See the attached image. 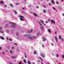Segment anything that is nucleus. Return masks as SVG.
Here are the masks:
<instances>
[{"label":"nucleus","instance_id":"31","mask_svg":"<svg viewBox=\"0 0 64 64\" xmlns=\"http://www.w3.org/2000/svg\"><path fill=\"white\" fill-rule=\"evenodd\" d=\"M52 8L53 9H54V10H56V9H55V8L54 7H52Z\"/></svg>","mask_w":64,"mask_h":64},{"label":"nucleus","instance_id":"40","mask_svg":"<svg viewBox=\"0 0 64 64\" xmlns=\"http://www.w3.org/2000/svg\"><path fill=\"white\" fill-rule=\"evenodd\" d=\"M45 22L46 23H48V21H45Z\"/></svg>","mask_w":64,"mask_h":64},{"label":"nucleus","instance_id":"63","mask_svg":"<svg viewBox=\"0 0 64 64\" xmlns=\"http://www.w3.org/2000/svg\"><path fill=\"white\" fill-rule=\"evenodd\" d=\"M58 55H57V57H58Z\"/></svg>","mask_w":64,"mask_h":64},{"label":"nucleus","instance_id":"30","mask_svg":"<svg viewBox=\"0 0 64 64\" xmlns=\"http://www.w3.org/2000/svg\"><path fill=\"white\" fill-rule=\"evenodd\" d=\"M59 39H61V36H59Z\"/></svg>","mask_w":64,"mask_h":64},{"label":"nucleus","instance_id":"41","mask_svg":"<svg viewBox=\"0 0 64 64\" xmlns=\"http://www.w3.org/2000/svg\"><path fill=\"white\" fill-rule=\"evenodd\" d=\"M12 49H14V47H12Z\"/></svg>","mask_w":64,"mask_h":64},{"label":"nucleus","instance_id":"10","mask_svg":"<svg viewBox=\"0 0 64 64\" xmlns=\"http://www.w3.org/2000/svg\"><path fill=\"white\" fill-rule=\"evenodd\" d=\"M55 39L56 42H57V41H58V40H57V37H55Z\"/></svg>","mask_w":64,"mask_h":64},{"label":"nucleus","instance_id":"24","mask_svg":"<svg viewBox=\"0 0 64 64\" xmlns=\"http://www.w3.org/2000/svg\"><path fill=\"white\" fill-rule=\"evenodd\" d=\"M14 12L15 14H17V12L15 10L14 11Z\"/></svg>","mask_w":64,"mask_h":64},{"label":"nucleus","instance_id":"17","mask_svg":"<svg viewBox=\"0 0 64 64\" xmlns=\"http://www.w3.org/2000/svg\"><path fill=\"white\" fill-rule=\"evenodd\" d=\"M39 34H40V32H38L37 34V36H38V35H39Z\"/></svg>","mask_w":64,"mask_h":64},{"label":"nucleus","instance_id":"22","mask_svg":"<svg viewBox=\"0 0 64 64\" xmlns=\"http://www.w3.org/2000/svg\"><path fill=\"white\" fill-rule=\"evenodd\" d=\"M12 58H16V57L14 56H12Z\"/></svg>","mask_w":64,"mask_h":64},{"label":"nucleus","instance_id":"11","mask_svg":"<svg viewBox=\"0 0 64 64\" xmlns=\"http://www.w3.org/2000/svg\"><path fill=\"white\" fill-rule=\"evenodd\" d=\"M51 1L52 4H54V0H51Z\"/></svg>","mask_w":64,"mask_h":64},{"label":"nucleus","instance_id":"64","mask_svg":"<svg viewBox=\"0 0 64 64\" xmlns=\"http://www.w3.org/2000/svg\"><path fill=\"white\" fill-rule=\"evenodd\" d=\"M62 2H63V0H62Z\"/></svg>","mask_w":64,"mask_h":64},{"label":"nucleus","instance_id":"4","mask_svg":"<svg viewBox=\"0 0 64 64\" xmlns=\"http://www.w3.org/2000/svg\"><path fill=\"white\" fill-rule=\"evenodd\" d=\"M40 28L42 30H44V27L43 26H41L40 27Z\"/></svg>","mask_w":64,"mask_h":64},{"label":"nucleus","instance_id":"53","mask_svg":"<svg viewBox=\"0 0 64 64\" xmlns=\"http://www.w3.org/2000/svg\"><path fill=\"white\" fill-rule=\"evenodd\" d=\"M7 39L8 40H9V39H8V37L7 38Z\"/></svg>","mask_w":64,"mask_h":64},{"label":"nucleus","instance_id":"35","mask_svg":"<svg viewBox=\"0 0 64 64\" xmlns=\"http://www.w3.org/2000/svg\"><path fill=\"white\" fill-rule=\"evenodd\" d=\"M8 26V24H6L5 25V27H7Z\"/></svg>","mask_w":64,"mask_h":64},{"label":"nucleus","instance_id":"13","mask_svg":"<svg viewBox=\"0 0 64 64\" xmlns=\"http://www.w3.org/2000/svg\"><path fill=\"white\" fill-rule=\"evenodd\" d=\"M32 29H31L30 30V31H28V33H31V32H32Z\"/></svg>","mask_w":64,"mask_h":64},{"label":"nucleus","instance_id":"28","mask_svg":"<svg viewBox=\"0 0 64 64\" xmlns=\"http://www.w3.org/2000/svg\"><path fill=\"white\" fill-rule=\"evenodd\" d=\"M43 12L44 13H46V10H43Z\"/></svg>","mask_w":64,"mask_h":64},{"label":"nucleus","instance_id":"20","mask_svg":"<svg viewBox=\"0 0 64 64\" xmlns=\"http://www.w3.org/2000/svg\"><path fill=\"white\" fill-rule=\"evenodd\" d=\"M34 16H38V15L35 13H34Z\"/></svg>","mask_w":64,"mask_h":64},{"label":"nucleus","instance_id":"29","mask_svg":"<svg viewBox=\"0 0 64 64\" xmlns=\"http://www.w3.org/2000/svg\"><path fill=\"white\" fill-rule=\"evenodd\" d=\"M31 6H32V5L31 4H30L28 6L29 7H31Z\"/></svg>","mask_w":64,"mask_h":64},{"label":"nucleus","instance_id":"45","mask_svg":"<svg viewBox=\"0 0 64 64\" xmlns=\"http://www.w3.org/2000/svg\"><path fill=\"white\" fill-rule=\"evenodd\" d=\"M2 29V28L1 27H0V30H1Z\"/></svg>","mask_w":64,"mask_h":64},{"label":"nucleus","instance_id":"27","mask_svg":"<svg viewBox=\"0 0 64 64\" xmlns=\"http://www.w3.org/2000/svg\"><path fill=\"white\" fill-rule=\"evenodd\" d=\"M16 5H19V3L18 2H16Z\"/></svg>","mask_w":64,"mask_h":64},{"label":"nucleus","instance_id":"33","mask_svg":"<svg viewBox=\"0 0 64 64\" xmlns=\"http://www.w3.org/2000/svg\"><path fill=\"white\" fill-rule=\"evenodd\" d=\"M10 52L12 54L13 53L12 52V51H11V50H10Z\"/></svg>","mask_w":64,"mask_h":64},{"label":"nucleus","instance_id":"38","mask_svg":"<svg viewBox=\"0 0 64 64\" xmlns=\"http://www.w3.org/2000/svg\"><path fill=\"white\" fill-rule=\"evenodd\" d=\"M39 24H40V26H41V25H42V24H41V23H40V22H39Z\"/></svg>","mask_w":64,"mask_h":64},{"label":"nucleus","instance_id":"60","mask_svg":"<svg viewBox=\"0 0 64 64\" xmlns=\"http://www.w3.org/2000/svg\"><path fill=\"white\" fill-rule=\"evenodd\" d=\"M38 61L39 62H40V61L39 60H38Z\"/></svg>","mask_w":64,"mask_h":64},{"label":"nucleus","instance_id":"23","mask_svg":"<svg viewBox=\"0 0 64 64\" xmlns=\"http://www.w3.org/2000/svg\"><path fill=\"white\" fill-rule=\"evenodd\" d=\"M0 4H3L4 2L3 1H1L0 2Z\"/></svg>","mask_w":64,"mask_h":64},{"label":"nucleus","instance_id":"5","mask_svg":"<svg viewBox=\"0 0 64 64\" xmlns=\"http://www.w3.org/2000/svg\"><path fill=\"white\" fill-rule=\"evenodd\" d=\"M42 24H44V26H46V24H44V22L41 20H40Z\"/></svg>","mask_w":64,"mask_h":64},{"label":"nucleus","instance_id":"6","mask_svg":"<svg viewBox=\"0 0 64 64\" xmlns=\"http://www.w3.org/2000/svg\"><path fill=\"white\" fill-rule=\"evenodd\" d=\"M48 31L50 33H51V30H50V29H48Z\"/></svg>","mask_w":64,"mask_h":64},{"label":"nucleus","instance_id":"16","mask_svg":"<svg viewBox=\"0 0 64 64\" xmlns=\"http://www.w3.org/2000/svg\"><path fill=\"white\" fill-rule=\"evenodd\" d=\"M10 6H11L12 7H13V4H10Z\"/></svg>","mask_w":64,"mask_h":64},{"label":"nucleus","instance_id":"61","mask_svg":"<svg viewBox=\"0 0 64 64\" xmlns=\"http://www.w3.org/2000/svg\"><path fill=\"white\" fill-rule=\"evenodd\" d=\"M33 64H35V62H33V63H32Z\"/></svg>","mask_w":64,"mask_h":64},{"label":"nucleus","instance_id":"1","mask_svg":"<svg viewBox=\"0 0 64 64\" xmlns=\"http://www.w3.org/2000/svg\"><path fill=\"white\" fill-rule=\"evenodd\" d=\"M9 23L10 24H12V25L11 26L12 27H13V28H15L16 27V24L11 22H10Z\"/></svg>","mask_w":64,"mask_h":64},{"label":"nucleus","instance_id":"52","mask_svg":"<svg viewBox=\"0 0 64 64\" xmlns=\"http://www.w3.org/2000/svg\"><path fill=\"white\" fill-rule=\"evenodd\" d=\"M6 52H8V50H6Z\"/></svg>","mask_w":64,"mask_h":64},{"label":"nucleus","instance_id":"51","mask_svg":"<svg viewBox=\"0 0 64 64\" xmlns=\"http://www.w3.org/2000/svg\"><path fill=\"white\" fill-rule=\"evenodd\" d=\"M48 4L49 5H51V4L50 3H48Z\"/></svg>","mask_w":64,"mask_h":64},{"label":"nucleus","instance_id":"48","mask_svg":"<svg viewBox=\"0 0 64 64\" xmlns=\"http://www.w3.org/2000/svg\"><path fill=\"white\" fill-rule=\"evenodd\" d=\"M14 44H15V45H17V44H16L15 43H14Z\"/></svg>","mask_w":64,"mask_h":64},{"label":"nucleus","instance_id":"46","mask_svg":"<svg viewBox=\"0 0 64 64\" xmlns=\"http://www.w3.org/2000/svg\"><path fill=\"white\" fill-rule=\"evenodd\" d=\"M56 4H58V2H56Z\"/></svg>","mask_w":64,"mask_h":64},{"label":"nucleus","instance_id":"26","mask_svg":"<svg viewBox=\"0 0 64 64\" xmlns=\"http://www.w3.org/2000/svg\"><path fill=\"white\" fill-rule=\"evenodd\" d=\"M16 36H19V34H18V33L16 32Z\"/></svg>","mask_w":64,"mask_h":64},{"label":"nucleus","instance_id":"59","mask_svg":"<svg viewBox=\"0 0 64 64\" xmlns=\"http://www.w3.org/2000/svg\"><path fill=\"white\" fill-rule=\"evenodd\" d=\"M43 6L44 7H46V6H44V5Z\"/></svg>","mask_w":64,"mask_h":64},{"label":"nucleus","instance_id":"42","mask_svg":"<svg viewBox=\"0 0 64 64\" xmlns=\"http://www.w3.org/2000/svg\"><path fill=\"white\" fill-rule=\"evenodd\" d=\"M36 38V36H34L33 37V38H34V39H35V38Z\"/></svg>","mask_w":64,"mask_h":64},{"label":"nucleus","instance_id":"58","mask_svg":"<svg viewBox=\"0 0 64 64\" xmlns=\"http://www.w3.org/2000/svg\"><path fill=\"white\" fill-rule=\"evenodd\" d=\"M2 54H3V55H4V52H2Z\"/></svg>","mask_w":64,"mask_h":64},{"label":"nucleus","instance_id":"47","mask_svg":"<svg viewBox=\"0 0 64 64\" xmlns=\"http://www.w3.org/2000/svg\"><path fill=\"white\" fill-rule=\"evenodd\" d=\"M10 41H11L12 40V39H10Z\"/></svg>","mask_w":64,"mask_h":64},{"label":"nucleus","instance_id":"2","mask_svg":"<svg viewBox=\"0 0 64 64\" xmlns=\"http://www.w3.org/2000/svg\"><path fill=\"white\" fill-rule=\"evenodd\" d=\"M19 17H20V19L21 20V21H24V19H23V18L24 17L21 16H19Z\"/></svg>","mask_w":64,"mask_h":64},{"label":"nucleus","instance_id":"36","mask_svg":"<svg viewBox=\"0 0 64 64\" xmlns=\"http://www.w3.org/2000/svg\"><path fill=\"white\" fill-rule=\"evenodd\" d=\"M36 8H39V6H36Z\"/></svg>","mask_w":64,"mask_h":64},{"label":"nucleus","instance_id":"15","mask_svg":"<svg viewBox=\"0 0 64 64\" xmlns=\"http://www.w3.org/2000/svg\"><path fill=\"white\" fill-rule=\"evenodd\" d=\"M27 62L28 64H31V63H30V62L29 60H28V61Z\"/></svg>","mask_w":64,"mask_h":64},{"label":"nucleus","instance_id":"44","mask_svg":"<svg viewBox=\"0 0 64 64\" xmlns=\"http://www.w3.org/2000/svg\"><path fill=\"white\" fill-rule=\"evenodd\" d=\"M16 50L18 51H19V49L17 48L16 49Z\"/></svg>","mask_w":64,"mask_h":64},{"label":"nucleus","instance_id":"62","mask_svg":"<svg viewBox=\"0 0 64 64\" xmlns=\"http://www.w3.org/2000/svg\"><path fill=\"white\" fill-rule=\"evenodd\" d=\"M52 46H53V45H54L53 44H52Z\"/></svg>","mask_w":64,"mask_h":64},{"label":"nucleus","instance_id":"25","mask_svg":"<svg viewBox=\"0 0 64 64\" xmlns=\"http://www.w3.org/2000/svg\"><path fill=\"white\" fill-rule=\"evenodd\" d=\"M62 57L64 59V54H62Z\"/></svg>","mask_w":64,"mask_h":64},{"label":"nucleus","instance_id":"50","mask_svg":"<svg viewBox=\"0 0 64 64\" xmlns=\"http://www.w3.org/2000/svg\"><path fill=\"white\" fill-rule=\"evenodd\" d=\"M62 15L63 16H64V13L62 14Z\"/></svg>","mask_w":64,"mask_h":64},{"label":"nucleus","instance_id":"54","mask_svg":"<svg viewBox=\"0 0 64 64\" xmlns=\"http://www.w3.org/2000/svg\"><path fill=\"white\" fill-rule=\"evenodd\" d=\"M4 7H6V5H4Z\"/></svg>","mask_w":64,"mask_h":64},{"label":"nucleus","instance_id":"3","mask_svg":"<svg viewBox=\"0 0 64 64\" xmlns=\"http://www.w3.org/2000/svg\"><path fill=\"white\" fill-rule=\"evenodd\" d=\"M51 23L52 24H53L54 23V24H55V21H54V20H52L51 21Z\"/></svg>","mask_w":64,"mask_h":64},{"label":"nucleus","instance_id":"9","mask_svg":"<svg viewBox=\"0 0 64 64\" xmlns=\"http://www.w3.org/2000/svg\"><path fill=\"white\" fill-rule=\"evenodd\" d=\"M30 36V35L28 34V35H27V34H24V37H26L27 36Z\"/></svg>","mask_w":64,"mask_h":64},{"label":"nucleus","instance_id":"7","mask_svg":"<svg viewBox=\"0 0 64 64\" xmlns=\"http://www.w3.org/2000/svg\"><path fill=\"white\" fill-rule=\"evenodd\" d=\"M40 55L43 57V58H44V57L45 56L43 55V54H40Z\"/></svg>","mask_w":64,"mask_h":64},{"label":"nucleus","instance_id":"18","mask_svg":"<svg viewBox=\"0 0 64 64\" xmlns=\"http://www.w3.org/2000/svg\"><path fill=\"white\" fill-rule=\"evenodd\" d=\"M23 61L24 63H26V60H25V59H24L23 60Z\"/></svg>","mask_w":64,"mask_h":64},{"label":"nucleus","instance_id":"8","mask_svg":"<svg viewBox=\"0 0 64 64\" xmlns=\"http://www.w3.org/2000/svg\"><path fill=\"white\" fill-rule=\"evenodd\" d=\"M28 38H29V39H30L31 40H33V38H32V37L31 36H28Z\"/></svg>","mask_w":64,"mask_h":64},{"label":"nucleus","instance_id":"39","mask_svg":"<svg viewBox=\"0 0 64 64\" xmlns=\"http://www.w3.org/2000/svg\"><path fill=\"white\" fill-rule=\"evenodd\" d=\"M24 54L25 55V58H27V57L26 56V54H25L24 53Z\"/></svg>","mask_w":64,"mask_h":64},{"label":"nucleus","instance_id":"32","mask_svg":"<svg viewBox=\"0 0 64 64\" xmlns=\"http://www.w3.org/2000/svg\"><path fill=\"white\" fill-rule=\"evenodd\" d=\"M0 33H3V31L1 30L0 31Z\"/></svg>","mask_w":64,"mask_h":64},{"label":"nucleus","instance_id":"19","mask_svg":"<svg viewBox=\"0 0 64 64\" xmlns=\"http://www.w3.org/2000/svg\"><path fill=\"white\" fill-rule=\"evenodd\" d=\"M39 58H40V59H41V60L42 64H43V62H42V58H41L40 57H39Z\"/></svg>","mask_w":64,"mask_h":64},{"label":"nucleus","instance_id":"43","mask_svg":"<svg viewBox=\"0 0 64 64\" xmlns=\"http://www.w3.org/2000/svg\"><path fill=\"white\" fill-rule=\"evenodd\" d=\"M48 22H50V19H48Z\"/></svg>","mask_w":64,"mask_h":64},{"label":"nucleus","instance_id":"34","mask_svg":"<svg viewBox=\"0 0 64 64\" xmlns=\"http://www.w3.org/2000/svg\"><path fill=\"white\" fill-rule=\"evenodd\" d=\"M61 40L62 41H64V39L63 38H61Z\"/></svg>","mask_w":64,"mask_h":64},{"label":"nucleus","instance_id":"21","mask_svg":"<svg viewBox=\"0 0 64 64\" xmlns=\"http://www.w3.org/2000/svg\"><path fill=\"white\" fill-rule=\"evenodd\" d=\"M36 51H34V54H36Z\"/></svg>","mask_w":64,"mask_h":64},{"label":"nucleus","instance_id":"57","mask_svg":"<svg viewBox=\"0 0 64 64\" xmlns=\"http://www.w3.org/2000/svg\"><path fill=\"white\" fill-rule=\"evenodd\" d=\"M42 47H44V45H42Z\"/></svg>","mask_w":64,"mask_h":64},{"label":"nucleus","instance_id":"56","mask_svg":"<svg viewBox=\"0 0 64 64\" xmlns=\"http://www.w3.org/2000/svg\"><path fill=\"white\" fill-rule=\"evenodd\" d=\"M22 9H23V10H24V8H22Z\"/></svg>","mask_w":64,"mask_h":64},{"label":"nucleus","instance_id":"55","mask_svg":"<svg viewBox=\"0 0 64 64\" xmlns=\"http://www.w3.org/2000/svg\"><path fill=\"white\" fill-rule=\"evenodd\" d=\"M55 33L56 34V33H57V32H55Z\"/></svg>","mask_w":64,"mask_h":64},{"label":"nucleus","instance_id":"49","mask_svg":"<svg viewBox=\"0 0 64 64\" xmlns=\"http://www.w3.org/2000/svg\"><path fill=\"white\" fill-rule=\"evenodd\" d=\"M19 64H22L21 62H19Z\"/></svg>","mask_w":64,"mask_h":64},{"label":"nucleus","instance_id":"14","mask_svg":"<svg viewBox=\"0 0 64 64\" xmlns=\"http://www.w3.org/2000/svg\"><path fill=\"white\" fill-rule=\"evenodd\" d=\"M43 41H45L46 40V39L45 38H43Z\"/></svg>","mask_w":64,"mask_h":64},{"label":"nucleus","instance_id":"12","mask_svg":"<svg viewBox=\"0 0 64 64\" xmlns=\"http://www.w3.org/2000/svg\"><path fill=\"white\" fill-rule=\"evenodd\" d=\"M0 38H1V39H2V40H4V38L1 36H0Z\"/></svg>","mask_w":64,"mask_h":64},{"label":"nucleus","instance_id":"37","mask_svg":"<svg viewBox=\"0 0 64 64\" xmlns=\"http://www.w3.org/2000/svg\"><path fill=\"white\" fill-rule=\"evenodd\" d=\"M6 32H7V33H8L9 32V30H6Z\"/></svg>","mask_w":64,"mask_h":64}]
</instances>
